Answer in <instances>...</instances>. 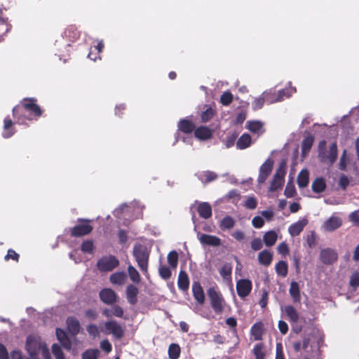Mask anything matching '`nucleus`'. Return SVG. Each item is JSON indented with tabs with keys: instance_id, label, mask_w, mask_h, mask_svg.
Segmentation results:
<instances>
[{
	"instance_id": "obj_1",
	"label": "nucleus",
	"mask_w": 359,
	"mask_h": 359,
	"mask_svg": "<svg viewBox=\"0 0 359 359\" xmlns=\"http://www.w3.org/2000/svg\"><path fill=\"white\" fill-rule=\"evenodd\" d=\"M326 142L323 140L318 144V158L319 160L324 163H330L332 165L337 159V146L336 142L330 144L329 151H325Z\"/></svg>"
},
{
	"instance_id": "obj_46",
	"label": "nucleus",
	"mask_w": 359,
	"mask_h": 359,
	"mask_svg": "<svg viewBox=\"0 0 359 359\" xmlns=\"http://www.w3.org/2000/svg\"><path fill=\"white\" fill-rule=\"evenodd\" d=\"M128 276H129L130 280L133 283H137L140 281V273L134 266H133L131 265L128 266Z\"/></svg>"
},
{
	"instance_id": "obj_45",
	"label": "nucleus",
	"mask_w": 359,
	"mask_h": 359,
	"mask_svg": "<svg viewBox=\"0 0 359 359\" xmlns=\"http://www.w3.org/2000/svg\"><path fill=\"white\" fill-rule=\"evenodd\" d=\"M168 263L171 268H176L178 264V254L175 250L170 252L167 257Z\"/></svg>"
},
{
	"instance_id": "obj_58",
	"label": "nucleus",
	"mask_w": 359,
	"mask_h": 359,
	"mask_svg": "<svg viewBox=\"0 0 359 359\" xmlns=\"http://www.w3.org/2000/svg\"><path fill=\"white\" fill-rule=\"evenodd\" d=\"M87 331L88 334L93 337H97L99 336L100 332L98 327L95 324H90L87 327Z\"/></svg>"
},
{
	"instance_id": "obj_3",
	"label": "nucleus",
	"mask_w": 359,
	"mask_h": 359,
	"mask_svg": "<svg viewBox=\"0 0 359 359\" xmlns=\"http://www.w3.org/2000/svg\"><path fill=\"white\" fill-rule=\"evenodd\" d=\"M34 99L24 98V118L35 120L41 116L42 111Z\"/></svg>"
},
{
	"instance_id": "obj_53",
	"label": "nucleus",
	"mask_w": 359,
	"mask_h": 359,
	"mask_svg": "<svg viewBox=\"0 0 359 359\" xmlns=\"http://www.w3.org/2000/svg\"><path fill=\"white\" fill-rule=\"evenodd\" d=\"M257 201L253 196L248 197L245 202V207L249 210H254L257 208Z\"/></svg>"
},
{
	"instance_id": "obj_28",
	"label": "nucleus",
	"mask_w": 359,
	"mask_h": 359,
	"mask_svg": "<svg viewBox=\"0 0 359 359\" xmlns=\"http://www.w3.org/2000/svg\"><path fill=\"white\" fill-rule=\"evenodd\" d=\"M277 238L278 235L276 232L273 230L266 232L263 236V241L268 247L273 245L276 243Z\"/></svg>"
},
{
	"instance_id": "obj_6",
	"label": "nucleus",
	"mask_w": 359,
	"mask_h": 359,
	"mask_svg": "<svg viewBox=\"0 0 359 359\" xmlns=\"http://www.w3.org/2000/svg\"><path fill=\"white\" fill-rule=\"evenodd\" d=\"M45 345L42 343L39 337L28 336L26 341V349L31 357L38 355L42 347Z\"/></svg>"
},
{
	"instance_id": "obj_7",
	"label": "nucleus",
	"mask_w": 359,
	"mask_h": 359,
	"mask_svg": "<svg viewBox=\"0 0 359 359\" xmlns=\"http://www.w3.org/2000/svg\"><path fill=\"white\" fill-rule=\"evenodd\" d=\"M211 307L216 314H222L226 306V302L221 293H208Z\"/></svg>"
},
{
	"instance_id": "obj_48",
	"label": "nucleus",
	"mask_w": 359,
	"mask_h": 359,
	"mask_svg": "<svg viewBox=\"0 0 359 359\" xmlns=\"http://www.w3.org/2000/svg\"><path fill=\"white\" fill-rule=\"evenodd\" d=\"M52 353L54 355L55 359H64L65 358V354L57 344H53L52 345Z\"/></svg>"
},
{
	"instance_id": "obj_22",
	"label": "nucleus",
	"mask_w": 359,
	"mask_h": 359,
	"mask_svg": "<svg viewBox=\"0 0 359 359\" xmlns=\"http://www.w3.org/2000/svg\"><path fill=\"white\" fill-rule=\"evenodd\" d=\"M258 262L260 264L268 266L271 264L273 254L267 250H264L258 255Z\"/></svg>"
},
{
	"instance_id": "obj_47",
	"label": "nucleus",
	"mask_w": 359,
	"mask_h": 359,
	"mask_svg": "<svg viewBox=\"0 0 359 359\" xmlns=\"http://www.w3.org/2000/svg\"><path fill=\"white\" fill-rule=\"evenodd\" d=\"M11 29V25L7 18L0 17V38L6 34Z\"/></svg>"
},
{
	"instance_id": "obj_25",
	"label": "nucleus",
	"mask_w": 359,
	"mask_h": 359,
	"mask_svg": "<svg viewBox=\"0 0 359 359\" xmlns=\"http://www.w3.org/2000/svg\"><path fill=\"white\" fill-rule=\"evenodd\" d=\"M252 144V138L249 134H243L236 142V147L238 149H245L248 148Z\"/></svg>"
},
{
	"instance_id": "obj_55",
	"label": "nucleus",
	"mask_w": 359,
	"mask_h": 359,
	"mask_svg": "<svg viewBox=\"0 0 359 359\" xmlns=\"http://www.w3.org/2000/svg\"><path fill=\"white\" fill-rule=\"evenodd\" d=\"M158 271L161 277L163 279H168L171 276V271L166 266H160Z\"/></svg>"
},
{
	"instance_id": "obj_8",
	"label": "nucleus",
	"mask_w": 359,
	"mask_h": 359,
	"mask_svg": "<svg viewBox=\"0 0 359 359\" xmlns=\"http://www.w3.org/2000/svg\"><path fill=\"white\" fill-rule=\"evenodd\" d=\"M132 208H133L134 211L136 212L135 218H137L142 214L143 206L138 202H134L131 206L121 205L118 208L114 211V215L120 219L122 217H125L126 216V213Z\"/></svg>"
},
{
	"instance_id": "obj_38",
	"label": "nucleus",
	"mask_w": 359,
	"mask_h": 359,
	"mask_svg": "<svg viewBox=\"0 0 359 359\" xmlns=\"http://www.w3.org/2000/svg\"><path fill=\"white\" fill-rule=\"evenodd\" d=\"M313 137L311 135L306 136L302 143V155L305 156L311 149L313 143Z\"/></svg>"
},
{
	"instance_id": "obj_2",
	"label": "nucleus",
	"mask_w": 359,
	"mask_h": 359,
	"mask_svg": "<svg viewBox=\"0 0 359 359\" xmlns=\"http://www.w3.org/2000/svg\"><path fill=\"white\" fill-rule=\"evenodd\" d=\"M133 254L141 271L147 273L149 255L147 247L142 244H136L133 248Z\"/></svg>"
},
{
	"instance_id": "obj_16",
	"label": "nucleus",
	"mask_w": 359,
	"mask_h": 359,
	"mask_svg": "<svg viewBox=\"0 0 359 359\" xmlns=\"http://www.w3.org/2000/svg\"><path fill=\"white\" fill-rule=\"evenodd\" d=\"M127 275L123 271H116L109 276V281L111 285L116 287L123 285L127 280Z\"/></svg>"
},
{
	"instance_id": "obj_14",
	"label": "nucleus",
	"mask_w": 359,
	"mask_h": 359,
	"mask_svg": "<svg viewBox=\"0 0 359 359\" xmlns=\"http://www.w3.org/2000/svg\"><path fill=\"white\" fill-rule=\"evenodd\" d=\"M306 217H303L297 222L292 224L288 227V233L292 237L297 236L304 230V227L308 224Z\"/></svg>"
},
{
	"instance_id": "obj_60",
	"label": "nucleus",
	"mask_w": 359,
	"mask_h": 359,
	"mask_svg": "<svg viewBox=\"0 0 359 359\" xmlns=\"http://www.w3.org/2000/svg\"><path fill=\"white\" fill-rule=\"evenodd\" d=\"M263 247L262 241L260 238H256L251 241V248L253 250L257 251Z\"/></svg>"
},
{
	"instance_id": "obj_17",
	"label": "nucleus",
	"mask_w": 359,
	"mask_h": 359,
	"mask_svg": "<svg viewBox=\"0 0 359 359\" xmlns=\"http://www.w3.org/2000/svg\"><path fill=\"white\" fill-rule=\"evenodd\" d=\"M55 334L62 346L66 350L69 351L72 348V342L65 330L61 328H57Z\"/></svg>"
},
{
	"instance_id": "obj_31",
	"label": "nucleus",
	"mask_w": 359,
	"mask_h": 359,
	"mask_svg": "<svg viewBox=\"0 0 359 359\" xmlns=\"http://www.w3.org/2000/svg\"><path fill=\"white\" fill-rule=\"evenodd\" d=\"M309 171L306 169L301 170L297 177V184L300 188L306 187L309 184Z\"/></svg>"
},
{
	"instance_id": "obj_10",
	"label": "nucleus",
	"mask_w": 359,
	"mask_h": 359,
	"mask_svg": "<svg viewBox=\"0 0 359 359\" xmlns=\"http://www.w3.org/2000/svg\"><path fill=\"white\" fill-rule=\"evenodd\" d=\"M106 334H111L113 336L120 339L124 336V330L120 324L116 320H109L104 323Z\"/></svg>"
},
{
	"instance_id": "obj_36",
	"label": "nucleus",
	"mask_w": 359,
	"mask_h": 359,
	"mask_svg": "<svg viewBox=\"0 0 359 359\" xmlns=\"http://www.w3.org/2000/svg\"><path fill=\"white\" fill-rule=\"evenodd\" d=\"M250 332L255 340H261L263 334V324L260 322L254 324Z\"/></svg>"
},
{
	"instance_id": "obj_44",
	"label": "nucleus",
	"mask_w": 359,
	"mask_h": 359,
	"mask_svg": "<svg viewBox=\"0 0 359 359\" xmlns=\"http://www.w3.org/2000/svg\"><path fill=\"white\" fill-rule=\"evenodd\" d=\"M266 102V96L264 95V92L262 93V95L259 97H255L252 102V108L253 110H258L260 109L264 102Z\"/></svg>"
},
{
	"instance_id": "obj_29",
	"label": "nucleus",
	"mask_w": 359,
	"mask_h": 359,
	"mask_svg": "<svg viewBox=\"0 0 359 359\" xmlns=\"http://www.w3.org/2000/svg\"><path fill=\"white\" fill-rule=\"evenodd\" d=\"M236 220L231 216L224 217L219 222V227L222 230H230L234 227Z\"/></svg>"
},
{
	"instance_id": "obj_4",
	"label": "nucleus",
	"mask_w": 359,
	"mask_h": 359,
	"mask_svg": "<svg viewBox=\"0 0 359 359\" xmlns=\"http://www.w3.org/2000/svg\"><path fill=\"white\" fill-rule=\"evenodd\" d=\"M119 265L118 259L114 255H106L97 262V269L100 272H109L118 267Z\"/></svg>"
},
{
	"instance_id": "obj_35",
	"label": "nucleus",
	"mask_w": 359,
	"mask_h": 359,
	"mask_svg": "<svg viewBox=\"0 0 359 359\" xmlns=\"http://www.w3.org/2000/svg\"><path fill=\"white\" fill-rule=\"evenodd\" d=\"M178 287L181 290H186L189 287V281L187 273L184 271H180L178 276Z\"/></svg>"
},
{
	"instance_id": "obj_24",
	"label": "nucleus",
	"mask_w": 359,
	"mask_h": 359,
	"mask_svg": "<svg viewBox=\"0 0 359 359\" xmlns=\"http://www.w3.org/2000/svg\"><path fill=\"white\" fill-rule=\"evenodd\" d=\"M177 127L179 130L184 133H191L194 130L195 126L191 121L184 118L179 121Z\"/></svg>"
},
{
	"instance_id": "obj_43",
	"label": "nucleus",
	"mask_w": 359,
	"mask_h": 359,
	"mask_svg": "<svg viewBox=\"0 0 359 359\" xmlns=\"http://www.w3.org/2000/svg\"><path fill=\"white\" fill-rule=\"evenodd\" d=\"M264 346L262 343L257 344L253 348V353L256 359H265Z\"/></svg>"
},
{
	"instance_id": "obj_9",
	"label": "nucleus",
	"mask_w": 359,
	"mask_h": 359,
	"mask_svg": "<svg viewBox=\"0 0 359 359\" xmlns=\"http://www.w3.org/2000/svg\"><path fill=\"white\" fill-rule=\"evenodd\" d=\"M342 224V219L334 213L323 222L321 228L324 231L332 232L341 227Z\"/></svg>"
},
{
	"instance_id": "obj_57",
	"label": "nucleus",
	"mask_w": 359,
	"mask_h": 359,
	"mask_svg": "<svg viewBox=\"0 0 359 359\" xmlns=\"http://www.w3.org/2000/svg\"><path fill=\"white\" fill-rule=\"evenodd\" d=\"M278 252L283 256L289 254L290 250L285 242L280 243L277 247Z\"/></svg>"
},
{
	"instance_id": "obj_27",
	"label": "nucleus",
	"mask_w": 359,
	"mask_h": 359,
	"mask_svg": "<svg viewBox=\"0 0 359 359\" xmlns=\"http://www.w3.org/2000/svg\"><path fill=\"white\" fill-rule=\"evenodd\" d=\"M246 128L251 132L258 135L264 133L263 124L259 121H248Z\"/></svg>"
},
{
	"instance_id": "obj_51",
	"label": "nucleus",
	"mask_w": 359,
	"mask_h": 359,
	"mask_svg": "<svg viewBox=\"0 0 359 359\" xmlns=\"http://www.w3.org/2000/svg\"><path fill=\"white\" fill-rule=\"evenodd\" d=\"M233 100L232 94L229 92H224L220 97V102L223 105L227 106L229 105Z\"/></svg>"
},
{
	"instance_id": "obj_37",
	"label": "nucleus",
	"mask_w": 359,
	"mask_h": 359,
	"mask_svg": "<svg viewBox=\"0 0 359 359\" xmlns=\"http://www.w3.org/2000/svg\"><path fill=\"white\" fill-rule=\"evenodd\" d=\"M237 292H250L252 290V283L247 279H241L236 284Z\"/></svg>"
},
{
	"instance_id": "obj_33",
	"label": "nucleus",
	"mask_w": 359,
	"mask_h": 359,
	"mask_svg": "<svg viewBox=\"0 0 359 359\" xmlns=\"http://www.w3.org/2000/svg\"><path fill=\"white\" fill-rule=\"evenodd\" d=\"M217 175L214 172L212 171H204L198 174V179L203 183H208L215 180L217 178Z\"/></svg>"
},
{
	"instance_id": "obj_63",
	"label": "nucleus",
	"mask_w": 359,
	"mask_h": 359,
	"mask_svg": "<svg viewBox=\"0 0 359 359\" xmlns=\"http://www.w3.org/2000/svg\"><path fill=\"white\" fill-rule=\"evenodd\" d=\"M111 309H112L113 316L118 317V318L123 317L124 311H123V309L121 306H119L118 305H115L111 308Z\"/></svg>"
},
{
	"instance_id": "obj_18",
	"label": "nucleus",
	"mask_w": 359,
	"mask_h": 359,
	"mask_svg": "<svg viewBox=\"0 0 359 359\" xmlns=\"http://www.w3.org/2000/svg\"><path fill=\"white\" fill-rule=\"evenodd\" d=\"M93 230V227L88 224H79L75 226L72 230L73 236H82L90 233Z\"/></svg>"
},
{
	"instance_id": "obj_61",
	"label": "nucleus",
	"mask_w": 359,
	"mask_h": 359,
	"mask_svg": "<svg viewBox=\"0 0 359 359\" xmlns=\"http://www.w3.org/2000/svg\"><path fill=\"white\" fill-rule=\"evenodd\" d=\"M275 359H285L283 348L281 343L276 344Z\"/></svg>"
},
{
	"instance_id": "obj_39",
	"label": "nucleus",
	"mask_w": 359,
	"mask_h": 359,
	"mask_svg": "<svg viewBox=\"0 0 359 359\" xmlns=\"http://www.w3.org/2000/svg\"><path fill=\"white\" fill-rule=\"evenodd\" d=\"M100 299L107 304H113L117 301L116 293H99Z\"/></svg>"
},
{
	"instance_id": "obj_40",
	"label": "nucleus",
	"mask_w": 359,
	"mask_h": 359,
	"mask_svg": "<svg viewBox=\"0 0 359 359\" xmlns=\"http://www.w3.org/2000/svg\"><path fill=\"white\" fill-rule=\"evenodd\" d=\"M276 272L278 276L285 277L287 274V264L284 261H279L275 266Z\"/></svg>"
},
{
	"instance_id": "obj_21",
	"label": "nucleus",
	"mask_w": 359,
	"mask_h": 359,
	"mask_svg": "<svg viewBox=\"0 0 359 359\" xmlns=\"http://www.w3.org/2000/svg\"><path fill=\"white\" fill-rule=\"evenodd\" d=\"M199 215L204 219H208L212 216V208L208 203H200L197 208Z\"/></svg>"
},
{
	"instance_id": "obj_52",
	"label": "nucleus",
	"mask_w": 359,
	"mask_h": 359,
	"mask_svg": "<svg viewBox=\"0 0 359 359\" xmlns=\"http://www.w3.org/2000/svg\"><path fill=\"white\" fill-rule=\"evenodd\" d=\"M94 245L92 241H85L81 245V250L86 253H93Z\"/></svg>"
},
{
	"instance_id": "obj_13",
	"label": "nucleus",
	"mask_w": 359,
	"mask_h": 359,
	"mask_svg": "<svg viewBox=\"0 0 359 359\" xmlns=\"http://www.w3.org/2000/svg\"><path fill=\"white\" fill-rule=\"evenodd\" d=\"M285 175V171L282 168H279L273 178V180L271 182V185L269 187V190L271 191H277L280 189L284 182V177Z\"/></svg>"
},
{
	"instance_id": "obj_19",
	"label": "nucleus",
	"mask_w": 359,
	"mask_h": 359,
	"mask_svg": "<svg viewBox=\"0 0 359 359\" xmlns=\"http://www.w3.org/2000/svg\"><path fill=\"white\" fill-rule=\"evenodd\" d=\"M66 323L67 330L72 335L75 336L80 332L81 325L76 318L73 316L68 317Z\"/></svg>"
},
{
	"instance_id": "obj_49",
	"label": "nucleus",
	"mask_w": 359,
	"mask_h": 359,
	"mask_svg": "<svg viewBox=\"0 0 359 359\" xmlns=\"http://www.w3.org/2000/svg\"><path fill=\"white\" fill-rule=\"evenodd\" d=\"M214 115V110L212 107H209L206 109L205 111H203L201 115V121L203 123H206L209 120H210Z\"/></svg>"
},
{
	"instance_id": "obj_62",
	"label": "nucleus",
	"mask_w": 359,
	"mask_h": 359,
	"mask_svg": "<svg viewBox=\"0 0 359 359\" xmlns=\"http://www.w3.org/2000/svg\"><path fill=\"white\" fill-rule=\"evenodd\" d=\"M100 348L102 351H104L107 353H110L112 350L111 344L107 339L102 340L100 342Z\"/></svg>"
},
{
	"instance_id": "obj_59",
	"label": "nucleus",
	"mask_w": 359,
	"mask_h": 359,
	"mask_svg": "<svg viewBox=\"0 0 359 359\" xmlns=\"http://www.w3.org/2000/svg\"><path fill=\"white\" fill-rule=\"evenodd\" d=\"M20 255L16 253L13 249H9L7 252V255L5 256V260L8 261L12 259L15 262H18Z\"/></svg>"
},
{
	"instance_id": "obj_54",
	"label": "nucleus",
	"mask_w": 359,
	"mask_h": 359,
	"mask_svg": "<svg viewBox=\"0 0 359 359\" xmlns=\"http://www.w3.org/2000/svg\"><path fill=\"white\" fill-rule=\"evenodd\" d=\"M260 216L265 219L267 222L272 220L274 216V212L271 208H269L259 212Z\"/></svg>"
},
{
	"instance_id": "obj_12",
	"label": "nucleus",
	"mask_w": 359,
	"mask_h": 359,
	"mask_svg": "<svg viewBox=\"0 0 359 359\" xmlns=\"http://www.w3.org/2000/svg\"><path fill=\"white\" fill-rule=\"evenodd\" d=\"M273 162L271 158H268L261 165L257 181L259 184L264 183L269 175L271 174L273 168Z\"/></svg>"
},
{
	"instance_id": "obj_30",
	"label": "nucleus",
	"mask_w": 359,
	"mask_h": 359,
	"mask_svg": "<svg viewBox=\"0 0 359 359\" xmlns=\"http://www.w3.org/2000/svg\"><path fill=\"white\" fill-rule=\"evenodd\" d=\"M231 271L232 267L230 264H224L221 269L219 270L220 276L222 277L223 280L227 283H229L231 280Z\"/></svg>"
},
{
	"instance_id": "obj_56",
	"label": "nucleus",
	"mask_w": 359,
	"mask_h": 359,
	"mask_svg": "<svg viewBox=\"0 0 359 359\" xmlns=\"http://www.w3.org/2000/svg\"><path fill=\"white\" fill-rule=\"evenodd\" d=\"M252 224L256 229L262 228L264 224V220L260 215H257L252 219Z\"/></svg>"
},
{
	"instance_id": "obj_23",
	"label": "nucleus",
	"mask_w": 359,
	"mask_h": 359,
	"mask_svg": "<svg viewBox=\"0 0 359 359\" xmlns=\"http://www.w3.org/2000/svg\"><path fill=\"white\" fill-rule=\"evenodd\" d=\"M15 133L13 123L12 120L7 117L4 121V130L2 135L4 138H9Z\"/></svg>"
},
{
	"instance_id": "obj_41",
	"label": "nucleus",
	"mask_w": 359,
	"mask_h": 359,
	"mask_svg": "<svg viewBox=\"0 0 359 359\" xmlns=\"http://www.w3.org/2000/svg\"><path fill=\"white\" fill-rule=\"evenodd\" d=\"M100 356V351L97 348L86 350L81 355L82 359H97Z\"/></svg>"
},
{
	"instance_id": "obj_34",
	"label": "nucleus",
	"mask_w": 359,
	"mask_h": 359,
	"mask_svg": "<svg viewBox=\"0 0 359 359\" xmlns=\"http://www.w3.org/2000/svg\"><path fill=\"white\" fill-rule=\"evenodd\" d=\"M285 312L292 323H297L299 320V313L294 306L289 305L285 307Z\"/></svg>"
},
{
	"instance_id": "obj_42",
	"label": "nucleus",
	"mask_w": 359,
	"mask_h": 359,
	"mask_svg": "<svg viewBox=\"0 0 359 359\" xmlns=\"http://www.w3.org/2000/svg\"><path fill=\"white\" fill-rule=\"evenodd\" d=\"M348 284L353 290H357L359 287V272L358 271H354L351 273Z\"/></svg>"
},
{
	"instance_id": "obj_64",
	"label": "nucleus",
	"mask_w": 359,
	"mask_h": 359,
	"mask_svg": "<svg viewBox=\"0 0 359 359\" xmlns=\"http://www.w3.org/2000/svg\"><path fill=\"white\" fill-rule=\"evenodd\" d=\"M349 219L354 224L359 225V210L351 212Z\"/></svg>"
},
{
	"instance_id": "obj_32",
	"label": "nucleus",
	"mask_w": 359,
	"mask_h": 359,
	"mask_svg": "<svg viewBox=\"0 0 359 359\" xmlns=\"http://www.w3.org/2000/svg\"><path fill=\"white\" fill-rule=\"evenodd\" d=\"M168 353L170 359H178L181 353L180 345L175 343L170 344Z\"/></svg>"
},
{
	"instance_id": "obj_20",
	"label": "nucleus",
	"mask_w": 359,
	"mask_h": 359,
	"mask_svg": "<svg viewBox=\"0 0 359 359\" xmlns=\"http://www.w3.org/2000/svg\"><path fill=\"white\" fill-rule=\"evenodd\" d=\"M194 135L200 140H206L212 135V131L208 127L200 126L194 130Z\"/></svg>"
},
{
	"instance_id": "obj_50",
	"label": "nucleus",
	"mask_w": 359,
	"mask_h": 359,
	"mask_svg": "<svg viewBox=\"0 0 359 359\" xmlns=\"http://www.w3.org/2000/svg\"><path fill=\"white\" fill-rule=\"evenodd\" d=\"M284 194L287 198H292L296 194V189L292 182H288L286 185Z\"/></svg>"
},
{
	"instance_id": "obj_26",
	"label": "nucleus",
	"mask_w": 359,
	"mask_h": 359,
	"mask_svg": "<svg viewBox=\"0 0 359 359\" xmlns=\"http://www.w3.org/2000/svg\"><path fill=\"white\" fill-rule=\"evenodd\" d=\"M325 188L326 182L323 177H318L312 182L311 189L315 193H322L325 190Z\"/></svg>"
},
{
	"instance_id": "obj_5",
	"label": "nucleus",
	"mask_w": 359,
	"mask_h": 359,
	"mask_svg": "<svg viewBox=\"0 0 359 359\" xmlns=\"http://www.w3.org/2000/svg\"><path fill=\"white\" fill-rule=\"evenodd\" d=\"M296 92L295 88L290 87L289 88L283 89L277 93V97L276 98H270L269 95H275V91L273 90H269L264 91V95L266 96V102L268 104H272L277 102H281L285 98L290 97L293 93Z\"/></svg>"
},
{
	"instance_id": "obj_15",
	"label": "nucleus",
	"mask_w": 359,
	"mask_h": 359,
	"mask_svg": "<svg viewBox=\"0 0 359 359\" xmlns=\"http://www.w3.org/2000/svg\"><path fill=\"white\" fill-rule=\"evenodd\" d=\"M198 238L201 244L217 247L221 244V239L216 236L204 233H198Z\"/></svg>"
},
{
	"instance_id": "obj_11",
	"label": "nucleus",
	"mask_w": 359,
	"mask_h": 359,
	"mask_svg": "<svg viewBox=\"0 0 359 359\" xmlns=\"http://www.w3.org/2000/svg\"><path fill=\"white\" fill-rule=\"evenodd\" d=\"M319 258L324 264L330 265L337 260L338 255L334 250L327 248L320 250Z\"/></svg>"
}]
</instances>
